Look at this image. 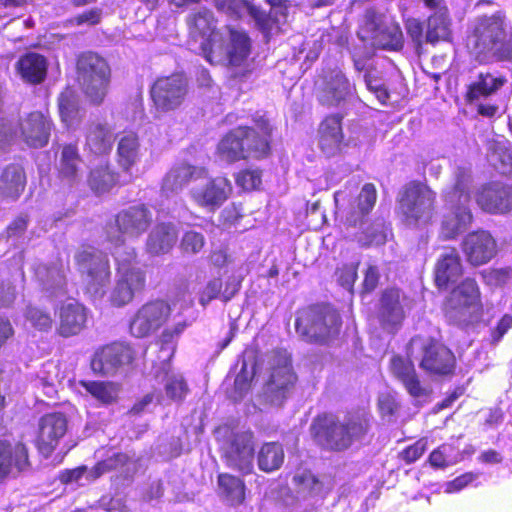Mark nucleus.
Wrapping results in <instances>:
<instances>
[{
	"label": "nucleus",
	"instance_id": "obj_1",
	"mask_svg": "<svg viewBox=\"0 0 512 512\" xmlns=\"http://www.w3.org/2000/svg\"><path fill=\"white\" fill-rule=\"evenodd\" d=\"M373 417L365 409L347 410L343 416L326 410L312 419L309 433L314 443L322 450L341 453L354 444H362L372 437Z\"/></svg>",
	"mask_w": 512,
	"mask_h": 512
},
{
	"label": "nucleus",
	"instance_id": "obj_2",
	"mask_svg": "<svg viewBox=\"0 0 512 512\" xmlns=\"http://www.w3.org/2000/svg\"><path fill=\"white\" fill-rule=\"evenodd\" d=\"M272 131L270 122L263 117L256 119L254 126H238L224 134L217 154L228 163L265 159L271 155Z\"/></svg>",
	"mask_w": 512,
	"mask_h": 512
},
{
	"label": "nucleus",
	"instance_id": "obj_3",
	"mask_svg": "<svg viewBox=\"0 0 512 512\" xmlns=\"http://www.w3.org/2000/svg\"><path fill=\"white\" fill-rule=\"evenodd\" d=\"M343 320L329 302L305 305L296 311L295 331L309 344L330 346L340 338Z\"/></svg>",
	"mask_w": 512,
	"mask_h": 512
},
{
	"label": "nucleus",
	"instance_id": "obj_4",
	"mask_svg": "<svg viewBox=\"0 0 512 512\" xmlns=\"http://www.w3.org/2000/svg\"><path fill=\"white\" fill-rule=\"evenodd\" d=\"M397 213L409 226L431 225L437 214V193L426 181L405 183L396 197Z\"/></svg>",
	"mask_w": 512,
	"mask_h": 512
},
{
	"label": "nucleus",
	"instance_id": "obj_5",
	"mask_svg": "<svg viewBox=\"0 0 512 512\" xmlns=\"http://www.w3.org/2000/svg\"><path fill=\"white\" fill-rule=\"evenodd\" d=\"M76 73L83 94L95 106L108 94L112 70L108 61L95 51H83L76 57Z\"/></svg>",
	"mask_w": 512,
	"mask_h": 512
},
{
	"label": "nucleus",
	"instance_id": "obj_6",
	"mask_svg": "<svg viewBox=\"0 0 512 512\" xmlns=\"http://www.w3.org/2000/svg\"><path fill=\"white\" fill-rule=\"evenodd\" d=\"M507 16L503 10L476 19L466 37V48L480 62L494 53L507 35Z\"/></svg>",
	"mask_w": 512,
	"mask_h": 512
},
{
	"label": "nucleus",
	"instance_id": "obj_7",
	"mask_svg": "<svg viewBox=\"0 0 512 512\" xmlns=\"http://www.w3.org/2000/svg\"><path fill=\"white\" fill-rule=\"evenodd\" d=\"M226 30L228 40L221 36V40L212 48L214 57L208 62L212 65L223 63L230 71V78L243 79L251 72L248 67L252 52L251 38L246 31L230 25L226 26Z\"/></svg>",
	"mask_w": 512,
	"mask_h": 512
},
{
	"label": "nucleus",
	"instance_id": "obj_8",
	"mask_svg": "<svg viewBox=\"0 0 512 512\" xmlns=\"http://www.w3.org/2000/svg\"><path fill=\"white\" fill-rule=\"evenodd\" d=\"M471 309L483 310L482 292L477 280L467 276L451 288L442 301L441 311L448 324L460 325Z\"/></svg>",
	"mask_w": 512,
	"mask_h": 512
},
{
	"label": "nucleus",
	"instance_id": "obj_9",
	"mask_svg": "<svg viewBox=\"0 0 512 512\" xmlns=\"http://www.w3.org/2000/svg\"><path fill=\"white\" fill-rule=\"evenodd\" d=\"M410 304V296L399 286L383 288L375 306V319L381 329L390 334L397 333L407 318Z\"/></svg>",
	"mask_w": 512,
	"mask_h": 512
},
{
	"label": "nucleus",
	"instance_id": "obj_10",
	"mask_svg": "<svg viewBox=\"0 0 512 512\" xmlns=\"http://www.w3.org/2000/svg\"><path fill=\"white\" fill-rule=\"evenodd\" d=\"M149 96L157 112L178 111L188 100V80L182 73L159 76L152 83Z\"/></svg>",
	"mask_w": 512,
	"mask_h": 512
},
{
	"label": "nucleus",
	"instance_id": "obj_11",
	"mask_svg": "<svg viewBox=\"0 0 512 512\" xmlns=\"http://www.w3.org/2000/svg\"><path fill=\"white\" fill-rule=\"evenodd\" d=\"M451 25L450 12L429 15L425 23L414 17L404 20L407 36L417 50L421 49L424 44L436 46L440 42L450 40L452 37Z\"/></svg>",
	"mask_w": 512,
	"mask_h": 512
},
{
	"label": "nucleus",
	"instance_id": "obj_12",
	"mask_svg": "<svg viewBox=\"0 0 512 512\" xmlns=\"http://www.w3.org/2000/svg\"><path fill=\"white\" fill-rule=\"evenodd\" d=\"M136 351L131 344L113 341L97 347L90 358V369L99 376H114L125 367L133 365Z\"/></svg>",
	"mask_w": 512,
	"mask_h": 512
},
{
	"label": "nucleus",
	"instance_id": "obj_13",
	"mask_svg": "<svg viewBox=\"0 0 512 512\" xmlns=\"http://www.w3.org/2000/svg\"><path fill=\"white\" fill-rule=\"evenodd\" d=\"M172 314L170 303L161 298L142 304L129 320L128 328L133 337L146 338L163 328Z\"/></svg>",
	"mask_w": 512,
	"mask_h": 512
},
{
	"label": "nucleus",
	"instance_id": "obj_14",
	"mask_svg": "<svg viewBox=\"0 0 512 512\" xmlns=\"http://www.w3.org/2000/svg\"><path fill=\"white\" fill-rule=\"evenodd\" d=\"M153 223V214L147 204L139 203L120 210L114 217L117 235H108L115 246L125 243V236L137 239L145 234Z\"/></svg>",
	"mask_w": 512,
	"mask_h": 512
},
{
	"label": "nucleus",
	"instance_id": "obj_15",
	"mask_svg": "<svg viewBox=\"0 0 512 512\" xmlns=\"http://www.w3.org/2000/svg\"><path fill=\"white\" fill-rule=\"evenodd\" d=\"M74 261L78 272L90 288L98 290L109 283L111 270L105 253L86 246L75 253Z\"/></svg>",
	"mask_w": 512,
	"mask_h": 512
},
{
	"label": "nucleus",
	"instance_id": "obj_16",
	"mask_svg": "<svg viewBox=\"0 0 512 512\" xmlns=\"http://www.w3.org/2000/svg\"><path fill=\"white\" fill-rule=\"evenodd\" d=\"M186 25L189 38L194 42L201 41V55L206 61H211L214 57L212 48L222 36L213 12L208 8L192 12L186 18Z\"/></svg>",
	"mask_w": 512,
	"mask_h": 512
},
{
	"label": "nucleus",
	"instance_id": "obj_17",
	"mask_svg": "<svg viewBox=\"0 0 512 512\" xmlns=\"http://www.w3.org/2000/svg\"><path fill=\"white\" fill-rule=\"evenodd\" d=\"M419 367L427 374L452 376L456 368V357L452 350L440 340L428 337L421 339Z\"/></svg>",
	"mask_w": 512,
	"mask_h": 512
},
{
	"label": "nucleus",
	"instance_id": "obj_18",
	"mask_svg": "<svg viewBox=\"0 0 512 512\" xmlns=\"http://www.w3.org/2000/svg\"><path fill=\"white\" fill-rule=\"evenodd\" d=\"M478 207L491 215H505L512 212V184L491 180L481 184L474 192Z\"/></svg>",
	"mask_w": 512,
	"mask_h": 512
},
{
	"label": "nucleus",
	"instance_id": "obj_19",
	"mask_svg": "<svg viewBox=\"0 0 512 512\" xmlns=\"http://www.w3.org/2000/svg\"><path fill=\"white\" fill-rule=\"evenodd\" d=\"M255 456V438L252 431L234 433L225 449L223 459L227 467L238 471L242 475L253 472V459Z\"/></svg>",
	"mask_w": 512,
	"mask_h": 512
},
{
	"label": "nucleus",
	"instance_id": "obj_20",
	"mask_svg": "<svg viewBox=\"0 0 512 512\" xmlns=\"http://www.w3.org/2000/svg\"><path fill=\"white\" fill-rule=\"evenodd\" d=\"M355 92V85L338 67L324 71L322 85L317 96L320 105L326 108L338 107Z\"/></svg>",
	"mask_w": 512,
	"mask_h": 512
},
{
	"label": "nucleus",
	"instance_id": "obj_21",
	"mask_svg": "<svg viewBox=\"0 0 512 512\" xmlns=\"http://www.w3.org/2000/svg\"><path fill=\"white\" fill-rule=\"evenodd\" d=\"M461 250L470 266L479 267L496 257L498 245L496 239L488 230L480 228L464 236L461 242Z\"/></svg>",
	"mask_w": 512,
	"mask_h": 512
},
{
	"label": "nucleus",
	"instance_id": "obj_22",
	"mask_svg": "<svg viewBox=\"0 0 512 512\" xmlns=\"http://www.w3.org/2000/svg\"><path fill=\"white\" fill-rule=\"evenodd\" d=\"M68 429V420L63 412H50L39 419L35 441L36 448L44 457L52 455Z\"/></svg>",
	"mask_w": 512,
	"mask_h": 512
},
{
	"label": "nucleus",
	"instance_id": "obj_23",
	"mask_svg": "<svg viewBox=\"0 0 512 512\" xmlns=\"http://www.w3.org/2000/svg\"><path fill=\"white\" fill-rule=\"evenodd\" d=\"M231 182L224 176L209 178L205 185L190 190L191 199L200 208L210 212L219 209L231 196Z\"/></svg>",
	"mask_w": 512,
	"mask_h": 512
},
{
	"label": "nucleus",
	"instance_id": "obj_24",
	"mask_svg": "<svg viewBox=\"0 0 512 512\" xmlns=\"http://www.w3.org/2000/svg\"><path fill=\"white\" fill-rule=\"evenodd\" d=\"M30 467L29 449L25 443L0 439V484Z\"/></svg>",
	"mask_w": 512,
	"mask_h": 512
},
{
	"label": "nucleus",
	"instance_id": "obj_25",
	"mask_svg": "<svg viewBox=\"0 0 512 512\" xmlns=\"http://www.w3.org/2000/svg\"><path fill=\"white\" fill-rule=\"evenodd\" d=\"M389 369L393 377L403 385L412 398L421 399L430 396L431 389L422 383L415 365L409 357L393 355L390 359Z\"/></svg>",
	"mask_w": 512,
	"mask_h": 512
},
{
	"label": "nucleus",
	"instance_id": "obj_26",
	"mask_svg": "<svg viewBox=\"0 0 512 512\" xmlns=\"http://www.w3.org/2000/svg\"><path fill=\"white\" fill-rule=\"evenodd\" d=\"M89 311L77 300L62 303L57 312L56 333L70 338L81 334L87 328Z\"/></svg>",
	"mask_w": 512,
	"mask_h": 512
},
{
	"label": "nucleus",
	"instance_id": "obj_27",
	"mask_svg": "<svg viewBox=\"0 0 512 512\" xmlns=\"http://www.w3.org/2000/svg\"><path fill=\"white\" fill-rule=\"evenodd\" d=\"M115 135L107 122H90L85 131V151L93 157L109 156L113 150Z\"/></svg>",
	"mask_w": 512,
	"mask_h": 512
},
{
	"label": "nucleus",
	"instance_id": "obj_28",
	"mask_svg": "<svg viewBox=\"0 0 512 512\" xmlns=\"http://www.w3.org/2000/svg\"><path fill=\"white\" fill-rule=\"evenodd\" d=\"M460 255L455 247L443 253L436 261L433 272L434 285L438 290H447L463 275Z\"/></svg>",
	"mask_w": 512,
	"mask_h": 512
},
{
	"label": "nucleus",
	"instance_id": "obj_29",
	"mask_svg": "<svg viewBox=\"0 0 512 512\" xmlns=\"http://www.w3.org/2000/svg\"><path fill=\"white\" fill-rule=\"evenodd\" d=\"M51 128V120L40 111L29 113L20 123L24 141L33 148H41L48 143Z\"/></svg>",
	"mask_w": 512,
	"mask_h": 512
},
{
	"label": "nucleus",
	"instance_id": "obj_30",
	"mask_svg": "<svg viewBox=\"0 0 512 512\" xmlns=\"http://www.w3.org/2000/svg\"><path fill=\"white\" fill-rule=\"evenodd\" d=\"M474 222V215L467 204H456L446 213L440 225V234L445 240L456 239Z\"/></svg>",
	"mask_w": 512,
	"mask_h": 512
},
{
	"label": "nucleus",
	"instance_id": "obj_31",
	"mask_svg": "<svg viewBox=\"0 0 512 512\" xmlns=\"http://www.w3.org/2000/svg\"><path fill=\"white\" fill-rule=\"evenodd\" d=\"M343 116L339 113L327 115L319 125V146L328 156H334L341 150L343 141Z\"/></svg>",
	"mask_w": 512,
	"mask_h": 512
},
{
	"label": "nucleus",
	"instance_id": "obj_32",
	"mask_svg": "<svg viewBox=\"0 0 512 512\" xmlns=\"http://www.w3.org/2000/svg\"><path fill=\"white\" fill-rule=\"evenodd\" d=\"M82 157L76 143H66L61 146L56 176L61 183L73 186L81 175Z\"/></svg>",
	"mask_w": 512,
	"mask_h": 512
},
{
	"label": "nucleus",
	"instance_id": "obj_33",
	"mask_svg": "<svg viewBox=\"0 0 512 512\" xmlns=\"http://www.w3.org/2000/svg\"><path fill=\"white\" fill-rule=\"evenodd\" d=\"M377 201V189L373 183H366L356 197V207L350 210L346 216L345 225L356 228L368 223V216L375 207Z\"/></svg>",
	"mask_w": 512,
	"mask_h": 512
},
{
	"label": "nucleus",
	"instance_id": "obj_34",
	"mask_svg": "<svg viewBox=\"0 0 512 512\" xmlns=\"http://www.w3.org/2000/svg\"><path fill=\"white\" fill-rule=\"evenodd\" d=\"M27 183L24 168L19 164H9L0 174V198L16 201L22 195Z\"/></svg>",
	"mask_w": 512,
	"mask_h": 512
},
{
	"label": "nucleus",
	"instance_id": "obj_35",
	"mask_svg": "<svg viewBox=\"0 0 512 512\" xmlns=\"http://www.w3.org/2000/svg\"><path fill=\"white\" fill-rule=\"evenodd\" d=\"M140 154V138L137 132L124 129L118 134L116 161L124 172H130L138 162Z\"/></svg>",
	"mask_w": 512,
	"mask_h": 512
},
{
	"label": "nucleus",
	"instance_id": "obj_36",
	"mask_svg": "<svg viewBox=\"0 0 512 512\" xmlns=\"http://www.w3.org/2000/svg\"><path fill=\"white\" fill-rule=\"evenodd\" d=\"M507 82L504 75H493L490 72H480L475 81L467 86L464 94L465 102L474 104L480 98H487L495 94Z\"/></svg>",
	"mask_w": 512,
	"mask_h": 512
},
{
	"label": "nucleus",
	"instance_id": "obj_37",
	"mask_svg": "<svg viewBox=\"0 0 512 512\" xmlns=\"http://www.w3.org/2000/svg\"><path fill=\"white\" fill-rule=\"evenodd\" d=\"M178 231L172 222H159L149 233L146 240V250L152 255L168 253L175 245Z\"/></svg>",
	"mask_w": 512,
	"mask_h": 512
},
{
	"label": "nucleus",
	"instance_id": "obj_38",
	"mask_svg": "<svg viewBox=\"0 0 512 512\" xmlns=\"http://www.w3.org/2000/svg\"><path fill=\"white\" fill-rule=\"evenodd\" d=\"M16 68L21 78L30 84H40L47 76V59L36 52H28L22 55Z\"/></svg>",
	"mask_w": 512,
	"mask_h": 512
},
{
	"label": "nucleus",
	"instance_id": "obj_39",
	"mask_svg": "<svg viewBox=\"0 0 512 512\" xmlns=\"http://www.w3.org/2000/svg\"><path fill=\"white\" fill-rule=\"evenodd\" d=\"M79 385L99 404L110 406L118 402L121 384L109 380H80Z\"/></svg>",
	"mask_w": 512,
	"mask_h": 512
},
{
	"label": "nucleus",
	"instance_id": "obj_40",
	"mask_svg": "<svg viewBox=\"0 0 512 512\" xmlns=\"http://www.w3.org/2000/svg\"><path fill=\"white\" fill-rule=\"evenodd\" d=\"M207 178V170L202 167L187 163L172 167L164 177V185L167 189L175 191L186 186L190 182Z\"/></svg>",
	"mask_w": 512,
	"mask_h": 512
},
{
	"label": "nucleus",
	"instance_id": "obj_41",
	"mask_svg": "<svg viewBox=\"0 0 512 512\" xmlns=\"http://www.w3.org/2000/svg\"><path fill=\"white\" fill-rule=\"evenodd\" d=\"M297 375L290 363L277 365L272 368L267 389L276 398H285L296 384Z\"/></svg>",
	"mask_w": 512,
	"mask_h": 512
},
{
	"label": "nucleus",
	"instance_id": "obj_42",
	"mask_svg": "<svg viewBox=\"0 0 512 512\" xmlns=\"http://www.w3.org/2000/svg\"><path fill=\"white\" fill-rule=\"evenodd\" d=\"M87 184L97 195L108 193L119 184V173L108 163L97 165L90 170Z\"/></svg>",
	"mask_w": 512,
	"mask_h": 512
},
{
	"label": "nucleus",
	"instance_id": "obj_43",
	"mask_svg": "<svg viewBox=\"0 0 512 512\" xmlns=\"http://www.w3.org/2000/svg\"><path fill=\"white\" fill-rule=\"evenodd\" d=\"M259 470L272 473L279 470L284 463L283 445L278 441L264 442L256 455Z\"/></svg>",
	"mask_w": 512,
	"mask_h": 512
},
{
	"label": "nucleus",
	"instance_id": "obj_44",
	"mask_svg": "<svg viewBox=\"0 0 512 512\" xmlns=\"http://www.w3.org/2000/svg\"><path fill=\"white\" fill-rule=\"evenodd\" d=\"M219 493L232 506H239L246 498V485L243 479L229 473H219L217 476Z\"/></svg>",
	"mask_w": 512,
	"mask_h": 512
},
{
	"label": "nucleus",
	"instance_id": "obj_45",
	"mask_svg": "<svg viewBox=\"0 0 512 512\" xmlns=\"http://www.w3.org/2000/svg\"><path fill=\"white\" fill-rule=\"evenodd\" d=\"M372 45L387 51H401L404 48V35L398 22L386 23L370 41Z\"/></svg>",
	"mask_w": 512,
	"mask_h": 512
},
{
	"label": "nucleus",
	"instance_id": "obj_46",
	"mask_svg": "<svg viewBox=\"0 0 512 512\" xmlns=\"http://www.w3.org/2000/svg\"><path fill=\"white\" fill-rule=\"evenodd\" d=\"M240 284L235 282H227L225 289L222 291L223 282L221 278H214L210 280L200 293L199 303L205 307L212 300L219 297L224 302L232 299L239 291Z\"/></svg>",
	"mask_w": 512,
	"mask_h": 512
},
{
	"label": "nucleus",
	"instance_id": "obj_47",
	"mask_svg": "<svg viewBox=\"0 0 512 512\" xmlns=\"http://www.w3.org/2000/svg\"><path fill=\"white\" fill-rule=\"evenodd\" d=\"M58 108L62 122L68 127L81 122L82 116L75 93L71 89L61 92L58 97Z\"/></svg>",
	"mask_w": 512,
	"mask_h": 512
},
{
	"label": "nucleus",
	"instance_id": "obj_48",
	"mask_svg": "<svg viewBox=\"0 0 512 512\" xmlns=\"http://www.w3.org/2000/svg\"><path fill=\"white\" fill-rule=\"evenodd\" d=\"M133 462L132 456L128 453L122 451L114 452L107 458L95 463L90 469V478L91 480H96L106 473L121 471Z\"/></svg>",
	"mask_w": 512,
	"mask_h": 512
},
{
	"label": "nucleus",
	"instance_id": "obj_49",
	"mask_svg": "<svg viewBox=\"0 0 512 512\" xmlns=\"http://www.w3.org/2000/svg\"><path fill=\"white\" fill-rule=\"evenodd\" d=\"M386 24L385 15L375 8L365 10L357 35L362 41H371Z\"/></svg>",
	"mask_w": 512,
	"mask_h": 512
},
{
	"label": "nucleus",
	"instance_id": "obj_50",
	"mask_svg": "<svg viewBox=\"0 0 512 512\" xmlns=\"http://www.w3.org/2000/svg\"><path fill=\"white\" fill-rule=\"evenodd\" d=\"M483 282L493 288H502L512 280V267L488 268L480 272Z\"/></svg>",
	"mask_w": 512,
	"mask_h": 512
},
{
	"label": "nucleus",
	"instance_id": "obj_51",
	"mask_svg": "<svg viewBox=\"0 0 512 512\" xmlns=\"http://www.w3.org/2000/svg\"><path fill=\"white\" fill-rule=\"evenodd\" d=\"M120 279L126 282L135 292L141 291L146 285V274L138 266L122 263L119 267Z\"/></svg>",
	"mask_w": 512,
	"mask_h": 512
},
{
	"label": "nucleus",
	"instance_id": "obj_52",
	"mask_svg": "<svg viewBox=\"0 0 512 512\" xmlns=\"http://www.w3.org/2000/svg\"><path fill=\"white\" fill-rule=\"evenodd\" d=\"M25 318L37 330L47 332L53 326V318L49 311L37 306H28Z\"/></svg>",
	"mask_w": 512,
	"mask_h": 512
},
{
	"label": "nucleus",
	"instance_id": "obj_53",
	"mask_svg": "<svg viewBox=\"0 0 512 512\" xmlns=\"http://www.w3.org/2000/svg\"><path fill=\"white\" fill-rule=\"evenodd\" d=\"M294 485L301 487L310 496H317L323 493L322 481L310 470H305L293 476Z\"/></svg>",
	"mask_w": 512,
	"mask_h": 512
},
{
	"label": "nucleus",
	"instance_id": "obj_54",
	"mask_svg": "<svg viewBox=\"0 0 512 512\" xmlns=\"http://www.w3.org/2000/svg\"><path fill=\"white\" fill-rule=\"evenodd\" d=\"M452 450L453 446L451 444L443 443L432 450L427 462L436 470H444L455 463V460L451 457Z\"/></svg>",
	"mask_w": 512,
	"mask_h": 512
},
{
	"label": "nucleus",
	"instance_id": "obj_55",
	"mask_svg": "<svg viewBox=\"0 0 512 512\" xmlns=\"http://www.w3.org/2000/svg\"><path fill=\"white\" fill-rule=\"evenodd\" d=\"M236 185L245 191H253L262 184V171L260 169L244 168L235 174Z\"/></svg>",
	"mask_w": 512,
	"mask_h": 512
},
{
	"label": "nucleus",
	"instance_id": "obj_56",
	"mask_svg": "<svg viewBox=\"0 0 512 512\" xmlns=\"http://www.w3.org/2000/svg\"><path fill=\"white\" fill-rule=\"evenodd\" d=\"M247 11L255 21L258 29L266 36L271 33L273 26L279 23L278 19L271 12L267 13L254 4H249Z\"/></svg>",
	"mask_w": 512,
	"mask_h": 512
},
{
	"label": "nucleus",
	"instance_id": "obj_57",
	"mask_svg": "<svg viewBox=\"0 0 512 512\" xmlns=\"http://www.w3.org/2000/svg\"><path fill=\"white\" fill-rule=\"evenodd\" d=\"M205 243V237L201 232L188 230L182 235L179 247L183 254L195 255L203 250Z\"/></svg>",
	"mask_w": 512,
	"mask_h": 512
},
{
	"label": "nucleus",
	"instance_id": "obj_58",
	"mask_svg": "<svg viewBox=\"0 0 512 512\" xmlns=\"http://www.w3.org/2000/svg\"><path fill=\"white\" fill-rule=\"evenodd\" d=\"M103 17L102 9L93 7L65 20V27L74 26H96L101 23Z\"/></svg>",
	"mask_w": 512,
	"mask_h": 512
},
{
	"label": "nucleus",
	"instance_id": "obj_59",
	"mask_svg": "<svg viewBox=\"0 0 512 512\" xmlns=\"http://www.w3.org/2000/svg\"><path fill=\"white\" fill-rule=\"evenodd\" d=\"M191 325L186 317H181L171 326H165L159 336L161 346L175 345L183 332Z\"/></svg>",
	"mask_w": 512,
	"mask_h": 512
},
{
	"label": "nucleus",
	"instance_id": "obj_60",
	"mask_svg": "<svg viewBox=\"0 0 512 512\" xmlns=\"http://www.w3.org/2000/svg\"><path fill=\"white\" fill-rule=\"evenodd\" d=\"M190 389L184 377L172 376L165 384L167 397L174 402H182L188 395Z\"/></svg>",
	"mask_w": 512,
	"mask_h": 512
},
{
	"label": "nucleus",
	"instance_id": "obj_61",
	"mask_svg": "<svg viewBox=\"0 0 512 512\" xmlns=\"http://www.w3.org/2000/svg\"><path fill=\"white\" fill-rule=\"evenodd\" d=\"M256 371L255 366H253L250 370L248 369V364L245 360L242 361L241 369L235 377L234 380V391L240 396L243 397L252 387V381L255 377Z\"/></svg>",
	"mask_w": 512,
	"mask_h": 512
},
{
	"label": "nucleus",
	"instance_id": "obj_62",
	"mask_svg": "<svg viewBox=\"0 0 512 512\" xmlns=\"http://www.w3.org/2000/svg\"><path fill=\"white\" fill-rule=\"evenodd\" d=\"M427 447L428 439L426 437H421L400 451L398 458L405 464L410 465L419 460L424 455Z\"/></svg>",
	"mask_w": 512,
	"mask_h": 512
},
{
	"label": "nucleus",
	"instance_id": "obj_63",
	"mask_svg": "<svg viewBox=\"0 0 512 512\" xmlns=\"http://www.w3.org/2000/svg\"><path fill=\"white\" fill-rule=\"evenodd\" d=\"M512 329V314H503L495 326L489 331V344L495 346L499 344L504 336Z\"/></svg>",
	"mask_w": 512,
	"mask_h": 512
},
{
	"label": "nucleus",
	"instance_id": "obj_64",
	"mask_svg": "<svg viewBox=\"0 0 512 512\" xmlns=\"http://www.w3.org/2000/svg\"><path fill=\"white\" fill-rule=\"evenodd\" d=\"M134 295L135 291L126 284L125 281L119 278L111 293L110 299L114 306L121 307L131 302Z\"/></svg>",
	"mask_w": 512,
	"mask_h": 512
}]
</instances>
